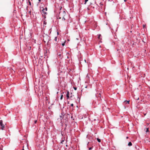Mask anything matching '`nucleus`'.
Instances as JSON below:
<instances>
[{"mask_svg":"<svg viewBox=\"0 0 150 150\" xmlns=\"http://www.w3.org/2000/svg\"><path fill=\"white\" fill-rule=\"evenodd\" d=\"M66 15V12L65 11H60L58 16L59 19H61L63 17H65Z\"/></svg>","mask_w":150,"mask_h":150,"instance_id":"nucleus-1","label":"nucleus"},{"mask_svg":"<svg viewBox=\"0 0 150 150\" xmlns=\"http://www.w3.org/2000/svg\"><path fill=\"white\" fill-rule=\"evenodd\" d=\"M0 125L1 127V129L3 130L4 128V125L3 124L2 120H0Z\"/></svg>","mask_w":150,"mask_h":150,"instance_id":"nucleus-2","label":"nucleus"},{"mask_svg":"<svg viewBox=\"0 0 150 150\" xmlns=\"http://www.w3.org/2000/svg\"><path fill=\"white\" fill-rule=\"evenodd\" d=\"M69 91H68L67 92V95H66L67 97V99H69Z\"/></svg>","mask_w":150,"mask_h":150,"instance_id":"nucleus-3","label":"nucleus"},{"mask_svg":"<svg viewBox=\"0 0 150 150\" xmlns=\"http://www.w3.org/2000/svg\"><path fill=\"white\" fill-rule=\"evenodd\" d=\"M46 11H45V9L44 8H43L42 10V12L43 13H44L45 14H47V13Z\"/></svg>","mask_w":150,"mask_h":150,"instance_id":"nucleus-4","label":"nucleus"},{"mask_svg":"<svg viewBox=\"0 0 150 150\" xmlns=\"http://www.w3.org/2000/svg\"><path fill=\"white\" fill-rule=\"evenodd\" d=\"M129 101H127V100H125L124 101V103L125 104H129Z\"/></svg>","mask_w":150,"mask_h":150,"instance_id":"nucleus-5","label":"nucleus"},{"mask_svg":"<svg viewBox=\"0 0 150 150\" xmlns=\"http://www.w3.org/2000/svg\"><path fill=\"white\" fill-rule=\"evenodd\" d=\"M128 146H131L132 145V143L131 142H129L128 144Z\"/></svg>","mask_w":150,"mask_h":150,"instance_id":"nucleus-6","label":"nucleus"},{"mask_svg":"<svg viewBox=\"0 0 150 150\" xmlns=\"http://www.w3.org/2000/svg\"><path fill=\"white\" fill-rule=\"evenodd\" d=\"M54 41H55L56 42H58V41H57V37H55L54 39Z\"/></svg>","mask_w":150,"mask_h":150,"instance_id":"nucleus-7","label":"nucleus"},{"mask_svg":"<svg viewBox=\"0 0 150 150\" xmlns=\"http://www.w3.org/2000/svg\"><path fill=\"white\" fill-rule=\"evenodd\" d=\"M63 95L62 94L61 96V97L60 98V100H62L63 98Z\"/></svg>","mask_w":150,"mask_h":150,"instance_id":"nucleus-8","label":"nucleus"},{"mask_svg":"<svg viewBox=\"0 0 150 150\" xmlns=\"http://www.w3.org/2000/svg\"><path fill=\"white\" fill-rule=\"evenodd\" d=\"M97 140L98 141V142H101V140H100V139H99V138H97Z\"/></svg>","mask_w":150,"mask_h":150,"instance_id":"nucleus-9","label":"nucleus"},{"mask_svg":"<svg viewBox=\"0 0 150 150\" xmlns=\"http://www.w3.org/2000/svg\"><path fill=\"white\" fill-rule=\"evenodd\" d=\"M65 42H66V41H65L62 44V45L63 46H64L65 45Z\"/></svg>","mask_w":150,"mask_h":150,"instance_id":"nucleus-10","label":"nucleus"},{"mask_svg":"<svg viewBox=\"0 0 150 150\" xmlns=\"http://www.w3.org/2000/svg\"><path fill=\"white\" fill-rule=\"evenodd\" d=\"M101 36V35L100 34H99L98 36V38L99 39H100V37Z\"/></svg>","mask_w":150,"mask_h":150,"instance_id":"nucleus-11","label":"nucleus"},{"mask_svg":"<svg viewBox=\"0 0 150 150\" xmlns=\"http://www.w3.org/2000/svg\"><path fill=\"white\" fill-rule=\"evenodd\" d=\"M101 96V94L100 93H99L98 96V97H100Z\"/></svg>","mask_w":150,"mask_h":150,"instance_id":"nucleus-12","label":"nucleus"},{"mask_svg":"<svg viewBox=\"0 0 150 150\" xmlns=\"http://www.w3.org/2000/svg\"><path fill=\"white\" fill-rule=\"evenodd\" d=\"M62 18V20H63V21H65V19L64 18V17H63V18Z\"/></svg>","mask_w":150,"mask_h":150,"instance_id":"nucleus-13","label":"nucleus"},{"mask_svg":"<svg viewBox=\"0 0 150 150\" xmlns=\"http://www.w3.org/2000/svg\"><path fill=\"white\" fill-rule=\"evenodd\" d=\"M47 24V22L45 21H44V24L46 25Z\"/></svg>","mask_w":150,"mask_h":150,"instance_id":"nucleus-14","label":"nucleus"},{"mask_svg":"<svg viewBox=\"0 0 150 150\" xmlns=\"http://www.w3.org/2000/svg\"><path fill=\"white\" fill-rule=\"evenodd\" d=\"M149 132V129H148V128H147L146 129V132Z\"/></svg>","mask_w":150,"mask_h":150,"instance_id":"nucleus-15","label":"nucleus"},{"mask_svg":"<svg viewBox=\"0 0 150 150\" xmlns=\"http://www.w3.org/2000/svg\"><path fill=\"white\" fill-rule=\"evenodd\" d=\"M88 1V0H85V3H84L85 4H86V2Z\"/></svg>","mask_w":150,"mask_h":150,"instance_id":"nucleus-16","label":"nucleus"},{"mask_svg":"<svg viewBox=\"0 0 150 150\" xmlns=\"http://www.w3.org/2000/svg\"><path fill=\"white\" fill-rule=\"evenodd\" d=\"M92 149V147H91L89 148V150H91Z\"/></svg>","mask_w":150,"mask_h":150,"instance_id":"nucleus-17","label":"nucleus"},{"mask_svg":"<svg viewBox=\"0 0 150 150\" xmlns=\"http://www.w3.org/2000/svg\"><path fill=\"white\" fill-rule=\"evenodd\" d=\"M74 89L75 90H76V89H77V88L76 87H74Z\"/></svg>","mask_w":150,"mask_h":150,"instance_id":"nucleus-18","label":"nucleus"},{"mask_svg":"<svg viewBox=\"0 0 150 150\" xmlns=\"http://www.w3.org/2000/svg\"><path fill=\"white\" fill-rule=\"evenodd\" d=\"M71 106H72V107H73V106H74V104H73V103L71 104Z\"/></svg>","mask_w":150,"mask_h":150,"instance_id":"nucleus-19","label":"nucleus"},{"mask_svg":"<svg viewBox=\"0 0 150 150\" xmlns=\"http://www.w3.org/2000/svg\"><path fill=\"white\" fill-rule=\"evenodd\" d=\"M44 9H45V11H47V7H45V8H44Z\"/></svg>","mask_w":150,"mask_h":150,"instance_id":"nucleus-20","label":"nucleus"},{"mask_svg":"<svg viewBox=\"0 0 150 150\" xmlns=\"http://www.w3.org/2000/svg\"><path fill=\"white\" fill-rule=\"evenodd\" d=\"M37 122V120H35V122H34L35 123V124Z\"/></svg>","mask_w":150,"mask_h":150,"instance_id":"nucleus-21","label":"nucleus"},{"mask_svg":"<svg viewBox=\"0 0 150 150\" xmlns=\"http://www.w3.org/2000/svg\"><path fill=\"white\" fill-rule=\"evenodd\" d=\"M29 14L31 15V11H29Z\"/></svg>","mask_w":150,"mask_h":150,"instance_id":"nucleus-22","label":"nucleus"},{"mask_svg":"<svg viewBox=\"0 0 150 150\" xmlns=\"http://www.w3.org/2000/svg\"><path fill=\"white\" fill-rule=\"evenodd\" d=\"M58 55H59V56H60V57H61V54H58Z\"/></svg>","mask_w":150,"mask_h":150,"instance_id":"nucleus-23","label":"nucleus"},{"mask_svg":"<svg viewBox=\"0 0 150 150\" xmlns=\"http://www.w3.org/2000/svg\"><path fill=\"white\" fill-rule=\"evenodd\" d=\"M127 1V0H124V1L125 2H126Z\"/></svg>","mask_w":150,"mask_h":150,"instance_id":"nucleus-24","label":"nucleus"},{"mask_svg":"<svg viewBox=\"0 0 150 150\" xmlns=\"http://www.w3.org/2000/svg\"><path fill=\"white\" fill-rule=\"evenodd\" d=\"M60 118H62V116H60Z\"/></svg>","mask_w":150,"mask_h":150,"instance_id":"nucleus-25","label":"nucleus"},{"mask_svg":"<svg viewBox=\"0 0 150 150\" xmlns=\"http://www.w3.org/2000/svg\"><path fill=\"white\" fill-rule=\"evenodd\" d=\"M85 88H87V86H85Z\"/></svg>","mask_w":150,"mask_h":150,"instance_id":"nucleus-26","label":"nucleus"},{"mask_svg":"<svg viewBox=\"0 0 150 150\" xmlns=\"http://www.w3.org/2000/svg\"><path fill=\"white\" fill-rule=\"evenodd\" d=\"M40 1H41V0H39V2H40Z\"/></svg>","mask_w":150,"mask_h":150,"instance_id":"nucleus-27","label":"nucleus"},{"mask_svg":"<svg viewBox=\"0 0 150 150\" xmlns=\"http://www.w3.org/2000/svg\"><path fill=\"white\" fill-rule=\"evenodd\" d=\"M139 98H138L137 99V100H139Z\"/></svg>","mask_w":150,"mask_h":150,"instance_id":"nucleus-28","label":"nucleus"},{"mask_svg":"<svg viewBox=\"0 0 150 150\" xmlns=\"http://www.w3.org/2000/svg\"><path fill=\"white\" fill-rule=\"evenodd\" d=\"M144 25H143V27L144 28Z\"/></svg>","mask_w":150,"mask_h":150,"instance_id":"nucleus-29","label":"nucleus"},{"mask_svg":"<svg viewBox=\"0 0 150 150\" xmlns=\"http://www.w3.org/2000/svg\"><path fill=\"white\" fill-rule=\"evenodd\" d=\"M126 138H127V139H128V137H127Z\"/></svg>","mask_w":150,"mask_h":150,"instance_id":"nucleus-30","label":"nucleus"},{"mask_svg":"<svg viewBox=\"0 0 150 150\" xmlns=\"http://www.w3.org/2000/svg\"><path fill=\"white\" fill-rule=\"evenodd\" d=\"M89 143V142H88V144H87V145H88V144Z\"/></svg>","mask_w":150,"mask_h":150,"instance_id":"nucleus-31","label":"nucleus"},{"mask_svg":"<svg viewBox=\"0 0 150 150\" xmlns=\"http://www.w3.org/2000/svg\"><path fill=\"white\" fill-rule=\"evenodd\" d=\"M22 150H24V149H23Z\"/></svg>","mask_w":150,"mask_h":150,"instance_id":"nucleus-32","label":"nucleus"},{"mask_svg":"<svg viewBox=\"0 0 150 150\" xmlns=\"http://www.w3.org/2000/svg\"><path fill=\"white\" fill-rule=\"evenodd\" d=\"M22 0L23 1L24 0Z\"/></svg>","mask_w":150,"mask_h":150,"instance_id":"nucleus-33","label":"nucleus"}]
</instances>
